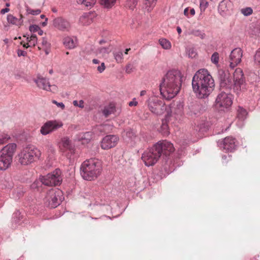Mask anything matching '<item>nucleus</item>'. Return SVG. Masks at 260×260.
<instances>
[{
	"label": "nucleus",
	"instance_id": "obj_58",
	"mask_svg": "<svg viewBox=\"0 0 260 260\" xmlns=\"http://www.w3.org/2000/svg\"><path fill=\"white\" fill-rule=\"evenodd\" d=\"M10 10V9L9 8H5V9H3L2 10H1V13L2 14H5V13H7L8 12H9Z\"/></svg>",
	"mask_w": 260,
	"mask_h": 260
},
{
	"label": "nucleus",
	"instance_id": "obj_15",
	"mask_svg": "<svg viewBox=\"0 0 260 260\" xmlns=\"http://www.w3.org/2000/svg\"><path fill=\"white\" fill-rule=\"evenodd\" d=\"M53 26L62 31H69L71 28V23L62 17H57L53 21Z\"/></svg>",
	"mask_w": 260,
	"mask_h": 260
},
{
	"label": "nucleus",
	"instance_id": "obj_31",
	"mask_svg": "<svg viewBox=\"0 0 260 260\" xmlns=\"http://www.w3.org/2000/svg\"><path fill=\"white\" fill-rule=\"evenodd\" d=\"M159 44L164 49H170L172 46L171 42L164 38H161L159 40Z\"/></svg>",
	"mask_w": 260,
	"mask_h": 260
},
{
	"label": "nucleus",
	"instance_id": "obj_41",
	"mask_svg": "<svg viewBox=\"0 0 260 260\" xmlns=\"http://www.w3.org/2000/svg\"><path fill=\"white\" fill-rule=\"evenodd\" d=\"M254 58L255 63L260 67V48L255 52Z\"/></svg>",
	"mask_w": 260,
	"mask_h": 260
},
{
	"label": "nucleus",
	"instance_id": "obj_19",
	"mask_svg": "<svg viewBox=\"0 0 260 260\" xmlns=\"http://www.w3.org/2000/svg\"><path fill=\"white\" fill-rule=\"evenodd\" d=\"M96 17L94 12H89L84 13L79 19V22L83 25H88L92 23L93 19Z\"/></svg>",
	"mask_w": 260,
	"mask_h": 260
},
{
	"label": "nucleus",
	"instance_id": "obj_47",
	"mask_svg": "<svg viewBox=\"0 0 260 260\" xmlns=\"http://www.w3.org/2000/svg\"><path fill=\"white\" fill-rule=\"evenodd\" d=\"M73 104L74 105V106L76 107H78L80 108H83L84 107V101L83 100H80L79 101H77L76 100L74 101L73 102Z\"/></svg>",
	"mask_w": 260,
	"mask_h": 260
},
{
	"label": "nucleus",
	"instance_id": "obj_57",
	"mask_svg": "<svg viewBox=\"0 0 260 260\" xmlns=\"http://www.w3.org/2000/svg\"><path fill=\"white\" fill-rule=\"evenodd\" d=\"M95 160H96V159L95 158H91L89 159H86L83 162H90V161H92L93 162H95Z\"/></svg>",
	"mask_w": 260,
	"mask_h": 260
},
{
	"label": "nucleus",
	"instance_id": "obj_56",
	"mask_svg": "<svg viewBox=\"0 0 260 260\" xmlns=\"http://www.w3.org/2000/svg\"><path fill=\"white\" fill-rule=\"evenodd\" d=\"M137 105H138V102L137 101H135L134 100L133 101L130 102L128 104V105L130 107L136 106Z\"/></svg>",
	"mask_w": 260,
	"mask_h": 260
},
{
	"label": "nucleus",
	"instance_id": "obj_63",
	"mask_svg": "<svg viewBox=\"0 0 260 260\" xmlns=\"http://www.w3.org/2000/svg\"><path fill=\"white\" fill-rule=\"evenodd\" d=\"M37 32L40 36H42L43 34V30L41 29L40 28H39V30H38Z\"/></svg>",
	"mask_w": 260,
	"mask_h": 260
},
{
	"label": "nucleus",
	"instance_id": "obj_32",
	"mask_svg": "<svg viewBox=\"0 0 260 260\" xmlns=\"http://www.w3.org/2000/svg\"><path fill=\"white\" fill-rule=\"evenodd\" d=\"M27 47L35 46L37 43V38L36 35H31L30 37H27Z\"/></svg>",
	"mask_w": 260,
	"mask_h": 260
},
{
	"label": "nucleus",
	"instance_id": "obj_17",
	"mask_svg": "<svg viewBox=\"0 0 260 260\" xmlns=\"http://www.w3.org/2000/svg\"><path fill=\"white\" fill-rule=\"evenodd\" d=\"M243 74L240 68H237L233 74V86L237 90L240 89V87L243 83Z\"/></svg>",
	"mask_w": 260,
	"mask_h": 260
},
{
	"label": "nucleus",
	"instance_id": "obj_16",
	"mask_svg": "<svg viewBox=\"0 0 260 260\" xmlns=\"http://www.w3.org/2000/svg\"><path fill=\"white\" fill-rule=\"evenodd\" d=\"M35 82L39 88L44 90L50 91L53 92L57 91V87L55 85H50L46 79L41 76H38L37 79H35Z\"/></svg>",
	"mask_w": 260,
	"mask_h": 260
},
{
	"label": "nucleus",
	"instance_id": "obj_40",
	"mask_svg": "<svg viewBox=\"0 0 260 260\" xmlns=\"http://www.w3.org/2000/svg\"><path fill=\"white\" fill-rule=\"evenodd\" d=\"M208 6V3L205 0H200V8L201 12L205 11Z\"/></svg>",
	"mask_w": 260,
	"mask_h": 260
},
{
	"label": "nucleus",
	"instance_id": "obj_35",
	"mask_svg": "<svg viewBox=\"0 0 260 260\" xmlns=\"http://www.w3.org/2000/svg\"><path fill=\"white\" fill-rule=\"evenodd\" d=\"M96 0H77L79 4H82L87 7H92L95 3Z\"/></svg>",
	"mask_w": 260,
	"mask_h": 260
},
{
	"label": "nucleus",
	"instance_id": "obj_42",
	"mask_svg": "<svg viewBox=\"0 0 260 260\" xmlns=\"http://www.w3.org/2000/svg\"><path fill=\"white\" fill-rule=\"evenodd\" d=\"M187 54L188 55V57L190 58H194L197 55V53L196 52V50L193 48H190L187 50Z\"/></svg>",
	"mask_w": 260,
	"mask_h": 260
},
{
	"label": "nucleus",
	"instance_id": "obj_64",
	"mask_svg": "<svg viewBox=\"0 0 260 260\" xmlns=\"http://www.w3.org/2000/svg\"><path fill=\"white\" fill-rule=\"evenodd\" d=\"M146 90H142L140 92V95L141 96H143L145 94H146Z\"/></svg>",
	"mask_w": 260,
	"mask_h": 260
},
{
	"label": "nucleus",
	"instance_id": "obj_28",
	"mask_svg": "<svg viewBox=\"0 0 260 260\" xmlns=\"http://www.w3.org/2000/svg\"><path fill=\"white\" fill-rule=\"evenodd\" d=\"M115 111V106L114 104H110L108 106L105 107L103 110V113L105 116L107 117Z\"/></svg>",
	"mask_w": 260,
	"mask_h": 260
},
{
	"label": "nucleus",
	"instance_id": "obj_3",
	"mask_svg": "<svg viewBox=\"0 0 260 260\" xmlns=\"http://www.w3.org/2000/svg\"><path fill=\"white\" fill-rule=\"evenodd\" d=\"M173 145L169 141L163 140L155 144L148 151L145 152L142 159L144 162H156L163 153L167 156L174 151Z\"/></svg>",
	"mask_w": 260,
	"mask_h": 260
},
{
	"label": "nucleus",
	"instance_id": "obj_55",
	"mask_svg": "<svg viewBox=\"0 0 260 260\" xmlns=\"http://www.w3.org/2000/svg\"><path fill=\"white\" fill-rule=\"evenodd\" d=\"M39 183V182L38 181H35L32 184L30 185V188L31 189H36L38 187V184Z\"/></svg>",
	"mask_w": 260,
	"mask_h": 260
},
{
	"label": "nucleus",
	"instance_id": "obj_27",
	"mask_svg": "<svg viewBox=\"0 0 260 260\" xmlns=\"http://www.w3.org/2000/svg\"><path fill=\"white\" fill-rule=\"evenodd\" d=\"M117 0H101V5L107 9H111L116 4Z\"/></svg>",
	"mask_w": 260,
	"mask_h": 260
},
{
	"label": "nucleus",
	"instance_id": "obj_48",
	"mask_svg": "<svg viewBox=\"0 0 260 260\" xmlns=\"http://www.w3.org/2000/svg\"><path fill=\"white\" fill-rule=\"evenodd\" d=\"M134 71V67L132 64H128L125 68V72L128 73L130 74L132 73Z\"/></svg>",
	"mask_w": 260,
	"mask_h": 260
},
{
	"label": "nucleus",
	"instance_id": "obj_22",
	"mask_svg": "<svg viewBox=\"0 0 260 260\" xmlns=\"http://www.w3.org/2000/svg\"><path fill=\"white\" fill-rule=\"evenodd\" d=\"M231 6V2L230 1L223 0L218 5V11L221 15H224L229 10Z\"/></svg>",
	"mask_w": 260,
	"mask_h": 260
},
{
	"label": "nucleus",
	"instance_id": "obj_50",
	"mask_svg": "<svg viewBox=\"0 0 260 260\" xmlns=\"http://www.w3.org/2000/svg\"><path fill=\"white\" fill-rule=\"evenodd\" d=\"M40 27L36 25H32L29 26V30L31 32H35L39 30Z\"/></svg>",
	"mask_w": 260,
	"mask_h": 260
},
{
	"label": "nucleus",
	"instance_id": "obj_60",
	"mask_svg": "<svg viewBox=\"0 0 260 260\" xmlns=\"http://www.w3.org/2000/svg\"><path fill=\"white\" fill-rule=\"evenodd\" d=\"M190 14L191 16H193L195 14V10L193 8L190 9Z\"/></svg>",
	"mask_w": 260,
	"mask_h": 260
},
{
	"label": "nucleus",
	"instance_id": "obj_14",
	"mask_svg": "<svg viewBox=\"0 0 260 260\" xmlns=\"http://www.w3.org/2000/svg\"><path fill=\"white\" fill-rule=\"evenodd\" d=\"M236 139L232 137H227L220 143V147L225 152H232L236 149Z\"/></svg>",
	"mask_w": 260,
	"mask_h": 260
},
{
	"label": "nucleus",
	"instance_id": "obj_21",
	"mask_svg": "<svg viewBox=\"0 0 260 260\" xmlns=\"http://www.w3.org/2000/svg\"><path fill=\"white\" fill-rule=\"evenodd\" d=\"M63 44L67 48L73 49L77 45V40L76 38L68 36L63 39Z\"/></svg>",
	"mask_w": 260,
	"mask_h": 260
},
{
	"label": "nucleus",
	"instance_id": "obj_9",
	"mask_svg": "<svg viewBox=\"0 0 260 260\" xmlns=\"http://www.w3.org/2000/svg\"><path fill=\"white\" fill-rule=\"evenodd\" d=\"M60 174V170L57 169L53 172L49 173L46 176L43 177L41 182L42 184L46 186H57L60 185L62 181Z\"/></svg>",
	"mask_w": 260,
	"mask_h": 260
},
{
	"label": "nucleus",
	"instance_id": "obj_34",
	"mask_svg": "<svg viewBox=\"0 0 260 260\" xmlns=\"http://www.w3.org/2000/svg\"><path fill=\"white\" fill-rule=\"evenodd\" d=\"M11 139L10 136L7 133L3 132L0 134V145L6 143Z\"/></svg>",
	"mask_w": 260,
	"mask_h": 260
},
{
	"label": "nucleus",
	"instance_id": "obj_1",
	"mask_svg": "<svg viewBox=\"0 0 260 260\" xmlns=\"http://www.w3.org/2000/svg\"><path fill=\"white\" fill-rule=\"evenodd\" d=\"M214 85V79L207 69H200L192 78V89L199 99L207 98L213 91Z\"/></svg>",
	"mask_w": 260,
	"mask_h": 260
},
{
	"label": "nucleus",
	"instance_id": "obj_13",
	"mask_svg": "<svg viewBox=\"0 0 260 260\" xmlns=\"http://www.w3.org/2000/svg\"><path fill=\"white\" fill-rule=\"evenodd\" d=\"M243 51L240 48H236L233 50L229 57L230 67L234 68L240 63Z\"/></svg>",
	"mask_w": 260,
	"mask_h": 260
},
{
	"label": "nucleus",
	"instance_id": "obj_36",
	"mask_svg": "<svg viewBox=\"0 0 260 260\" xmlns=\"http://www.w3.org/2000/svg\"><path fill=\"white\" fill-rule=\"evenodd\" d=\"M124 134H125L128 138L132 140H135L137 137L136 132L132 129H127L124 132Z\"/></svg>",
	"mask_w": 260,
	"mask_h": 260
},
{
	"label": "nucleus",
	"instance_id": "obj_6",
	"mask_svg": "<svg viewBox=\"0 0 260 260\" xmlns=\"http://www.w3.org/2000/svg\"><path fill=\"white\" fill-rule=\"evenodd\" d=\"M233 95L221 91L217 96L215 106L219 111L229 109L233 103Z\"/></svg>",
	"mask_w": 260,
	"mask_h": 260
},
{
	"label": "nucleus",
	"instance_id": "obj_51",
	"mask_svg": "<svg viewBox=\"0 0 260 260\" xmlns=\"http://www.w3.org/2000/svg\"><path fill=\"white\" fill-rule=\"evenodd\" d=\"M11 164H0V171H5L7 169Z\"/></svg>",
	"mask_w": 260,
	"mask_h": 260
},
{
	"label": "nucleus",
	"instance_id": "obj_37",
	"mask_svg": "<svg viewBox=\"0 0 260 260\" xmlns=\"http://www.w3.org/2000/svg\"><path fill=\"white\" fill-rule=\"evenodd\" d=\"M113 55L117 63H120L123 60V53L121 51L114 52Z\"/></svg>",
	"mask_w": 260,
	"mask_h": 260
},
{
	"label": "nucleus",
	"instance_id": "obj_11",
	"mask_svg": "<svg viewBox=\"0 0 260 260\" xmlns=\"http://www.w3.org/2000/svg\"><path fill=\"white\" fill-rule=\"evenodd\" d=\"M62 122L57 120H49L45 122L41 127L40 133L43 135H48L62 126Z\"/></svg>",
	"mask_w": 260,
	"mask_h": 260
},
{
	"label": "nucleus",
	"instance_id": "obj_38",
	"mask_svg": "<svg viewBox=\"0 0 260 260\" xmlns=\"http://www.w3.org/2000/svg\"><path fill=\"white\" fill-rule=\"evenodd\" d=\"M137 5V0H127L125 7L133 10Z\"/></svg>",
	"mask_w": 260,
	"mask_h": 260
},
{
	"label": "nucleus",
	"instance_id": "obj_10",
	"mask_svg": "<svg viewBox=\"0 0 260 260\" xmlns=\"http://www.w3.org/2000/svg\"><path fill=\"white\" fill-rule=\"evenodd\" d=\"M37 149L32 146H28L23 149L19 155L20 162H32L37 161V156L36 151Z\"/></svg>",
	"mask_w": 260,
	"mask_h": 260
},
{
	"label": "nucleus",
	"instance_id": "obj_49",
	"mask_svg": "<svg viewBox=\"0 0 260 260\" xmlns=\"http://www.w3.org/2000/svg\"><path fill=\"white\" fill-rule=\"evenodd\" d=\"M52 103L56 105L58 107L60 108L61 110H64L65 108V106L63 103H58L55 100H53L52 101Z\"/></svg>",
	"mask_w": 260,
	"mask_h": 260
},
{
	"label": "nucleus",
	"instance_id": "obj_33",
	"mask_svg": "<svg viewBox=\"0 0 260 260\" xmlns=\"http://www.w3.org/2000/svg\"><path fill=\"white\" fill-rule=\"evenodd\" d=\"M172 172L170 169V164H163L161 165L160 174L165 176L166 174H169Z\"/></svg>",
	"mask_w": 260,
	"mask_h": 260
},
{
	"label": "nucleus",
	"instance_id": "obj_23",
	"mask_svg": "<svg viewBox=\"0 0 260 260\" xmlns=\"http://www.w3.org/2000/svg\"><path fill=\"white\" fill-rule=\"evenodd\" d=\"M51 44L45 38H42L40 43H39L38 48L39 50L44 51L46 54H48L50 49Z\"/></svg>",
	"mask_w": 260,
	"mask_h": 260
},
{
	"label": "nucleus",
	"instance_id": "obj_12",
	"mask_svg": "<svg viewBox=\"0 0 260 260\" xmlns=\"http://www.w3.org/2000/svg\"><path fill=\"white\" fill-rule=\"evenodd\" d=\"M119 138L116 135H110L105 136L102 140L101 147L103 149L108 150L116 146Z\"/></svg>",
	"mask_w": 260,
	"mask_h": 260
},
{
	"label": "nucleus",
	"instance_id": "obj_24",
	"mask_svg": "<svg viewBox=\"0 0 260 260\" xmlns=\"http://www.w3.org/2000/svg\"><path fill=\"white\" fill-rule=\"evenodd\" d=\"M60 147L63 150H69L71 153L74 151L71 141L67 138H64L61 140Z\"/></svg>",
	"mask_w": 260,
	"mask_h": 260
},
{
	"label": "nucleus",
	"instance_id": "obj_59",
	"mask_svg": "<svg viewBox=\"0 0 260 260\" xmlns=\"http://www.w3.org/2000/svg\"><path fill=\"white\" fill-rule=\"evenodd\" d=\"M188 10L189 8H186L184 10V14L187 17H188Z\"/></svg>",
	"mask_w": 260,
	"mask_h": 260
},
{
	"label": "nucleus",
	"instance_id": "obj_29",
	"mask_svg": "<svg viewBox=\"0 0 260 260\" xmlns=\"http://www.w3.org/2000/svg\"><path fill=\"white\" fill-rule=\"evenodd\" d=\"M171 110L176 115H182L183 112V104L181 102L177 103L176 107H173Z\"/></svg>",
	"mask_w": 260,
	"mask_h": 260
},
{
	"label": "nucleus",
	"instance_id": "obj_4",
	"mask_svg": "<svg viewBox=\"0 0 260 260\" xmlns=\"http://www.w3.org/2000/svg\"><path fill=\"white\" fill-rule=\"evenodd\" d=\"M102 170L101 164H81L80 174L84 180L91 181L101 174Z\"/></svg>",
	"mask_w": 260,
	"mask_h": 260
},
{
	"label": "nucleus",
	"instance_id": "obj_5",
	"mask_svg": "<svg viewBox=\"0 0 260 260\" xmlns=\"http://www.w3.org/2000/svg\"><path fill=\"white\" fill-rule=\"evenodd\" d=\"M63 199V193L59 189H51L49 190L45 197V202L51 208H55L59 205Z\"/></svg>",
	"mask_w": 260,
	"mask_h": 260
},
{
	"label": "nucleus",
	"instance_id": "obj_25",
	"mask_svg": "<svg viewBox=\"0 0 260 260\" xmlns=\"http://www.w3.org/2000/svg\"><path fill=\"white\" fill-rule=\"evenodd\" d=\"M92 138L91 133L88 132L85 133L80 134L79 135L78 139L81 141L83 144L88 143Z\"/></svg>",
	"mask_w": 260,
	"mask_h": 260
},
{
	"label": "nucleus",
	"instance_id": "obj_44",
	"mask_svg": "<svg viewBox=\"0 0 260 260\" xmlns=\"http://www.w3.org/2000/svg\"><path fill=\"white\" fill-rule=\"evenodd\" d=\"M211 61L212 63L217 64L219 62V54L217 52H214L211 56Z\"/></svg>",
	"mask_w": 260,
	"mask_h": 260
},
{
	"label": "nucleus",
	"instance_id": "obj_30",
	"mask_svg": "<svg viewBox=\"0 0 260 260\" xmlns=\"http://www.w3.org/2000/svg\"><path fill=\"white\" fill-rule=\"evenodd\" d=\"M247 115V112L245 109L241 107H238L237 109V117L239 119H241V120H244L246 118Z\"/></svg>",
	"mask_w": 260,
	"mask_h": 260
},
{
	"label": "nucleus",
	"instance_id": "obj_61",
	"mask_svg": "<svg viewBox=\"0 0 260 260\" xmlns=\"http://www.w3.org/2000/svg\"><path fill=\"white\" fill-rule=\"evenodd\" d=\"M92 62L94 64H98L100 63V61L98 59H93L92 60Z\"/></svg>",
	"mask_w": 260,
	"mask_h": 260
},
{
	"label": "nucleus",
	"instance_id": "obj_46",
	"mask_svg": "<svg viewBox=\"0 0 260 260\" xmlns=\"http://www.w3.org/2000/svg\"><path fill=\"white\" fill-rule=\"evenodd\" d=\"M27 12H28V14H30L33 15H37L39 14L41 12V11L40 9H36V10H33L30 8H27Z\"/></svg>",
	"mask_w": 260,
	"mask_h": 260
},
{
	"label": "nucleus",
	"instance_id": "obj_52",
	"mask_svg": "<svg viewBox=\"0 0 260 260\" xmlns=\"http://www.w3.org/2000/svg\"><path fill=\"white\" fill-rule=\"evenodd\" d=\"M106 69V67L104 62H102L100 66L97 68L98 71L100 73H102Z\"/></svg>",
	"mask_w": 260,
	"mask_h": 260
},
{
	"label": "nucleus",
	"instance_id": "obj_53",
	"mask_svg": "<svg viewBox=\"0 0 260 260\" xmlns=\"http://www.w3.org/2000/svg\"><path fill=\"white\" fill-rule=\"evenodd\" d=\"M194 35L197 36H199L200 38L202 39H203L205 37V34L204 33L201 32L200 31H196L194 32Z\"/></svg>",
	"mask_w": 260,
	"mask_h": 260
},
{
	"label": "nucleus",
	"instance_id": "obj_18",
	"mask_svg": "<svg viewBox=\"0 0 260 260\" xmlns=\"http://www.w3.org/2000/svg\"><path fill=\"white\" fill-rule=\"evenodd\" d=\"M219 76L220 80V86L225 89H230L233 86V82L229 78V74L223 70L219 71Z\"/></svg>",
	"mask_w": 260,
	"mask_h": 260
},
{
	"label": "nucleus",
	"instance_id": "obj_45",
	"mask_svg": "<svg viewBox=\"0 0 260 260\" xmlns=\"http://www.w3.org/2000/svg\"><path fill=\"white\" fill-rule=\"evenodd\" d=\"M109 50L106 48H99L97 51V54H101L102 56H105L106 54H108Z\"/></svg>",
	"mask_w": 260,
	"mask_h": 260
},
{
	"label": "nucleus",
	"instance_id": "obj_43",
	"mask_svg": "<svg viewBox=\"0 0 260 260\" xmlns=\"http://www.w3.org/2000/svg\"><path fill=\"white\" fill-rule=\"evenodd\" d=\"M241 12L244 16H249L252 14L253 10L250 7H247L241 9Z\"/></svg>",
	"mask_w": 260,
	"mask_h": 260
},
{
	"label": "nucleus",
	"instance_id": "obj_20",
	"mask_svg": "<svg viewBox=\"0 0 260 260\" xmlns=\"http://www.w3.org/2000/svg\"><path fill=\"white\" fill-rule=\"evenodd\" d=\"M23 16L20 14V18H18L14 16L12 14H8L7 15V19L9 23L12 25H15L20 27L23 24Z\"/></svg>",
	"mask_w": 260,
	"mask_h": 260
},
{
	"label": "nucleus",
	"instance_id": "obj_8",
	"mask_svg": "<svg viewBox=\"0 0 260 260\" xmlns=\"http://www.w3.org/2000/svg\"><path fill=\"white\" fill-rule=\"evenodd\" d=\"M16 149L17 145L14 143L8 144L4 146L0 151V162H12Z\"/></svg>",
	"mask_w": 260,
	"mask_h": 260
},
{
	"label": "nucleus",
	"instance_id": "obj_2",
	"mask_svg": "<svg viewBox=\"0 0 260 260\" xmlns=\"http://www.w3.org/2000/svg\"><path fill=\"white\" fill-rule=\"evenodd\" d=\"M181 74L177 70L167 72L159 85L161 95L169 100L174 98L179 92L181 86Z\"/></svg>",
	"mask_w": 260,
	"mask_h": 260
},
{
	"label": "nucleus",
	"instance_id": "obj_54",
	"mask_svg": "<svg viewBox=\"0 0 260 260\" xmlns=\"http://www.w3.org/2000/svg\"><path fill=\"white\" fill-rule=\"evenodd\" d=\"M26 52L24 50H21V49H18L17 50V55L18 56H25L26 55Z\"/></svg>",
	"mask_w": 260,
	"mask_h": 260
},
{
	"label": "nucleus",
	"instance_id": "obj_39",
	"mask_svg": "<svg viewBox=\"0 0 260 260\" xmlns=\"http://www.w3.org/2000/svg\"><path fill=\"white\" fill-rule=\"evenodd\" d=\"M161 129L162 133L164 135H168L169 134V131H168L169 128H168V125L166 123V120H162Z\"/></svg>",
	"mask_w": 260,
	"mask_h": 260
},
{
	"label": "nucleus",
	"instance_id": "obj_7",
	"mask_svg": "<svg viewBox=\"0 0 260 260\" xmlns=\"http://www.w3.org/2000/svg\"><path fill=\"white\" fill-rule=\"evenodd\" d=\"M148 107L152 113L157 115L164 113L167 109L165 103L156 96H152L148 99Z\"/></svg>",
	"mask_w": 260,
	"mask_h": 260
},
{
	"label": "nucleus",
	"instance_id": "obj_62",
	"mask_svg": "<svg viewBox=\"0 0 260 260\" xmlns=\"http://www.w3.org/2000/svg\"><path fill=\"white\" fill-rule=\"evenodd\" d=\"M177 31L179 34H180L182 32L181 28L180 27L178 26L177 27Z\"/></svg>",
	"mask_w": 260,
	"mask_h": 260
},
{
	"label": "nucleus",
	"instance_id": "obj_26",
	"mask_svg": "<svg viewBox=\"0 0 260 260\" xmlns=\"http://www.w3.org/2000/svg\"><path fill=\"white\" fill-rule=\"evenodd\" d=\"M157 0H144L145 9L151 12L156 5Z\"/></svg>",
	"mask_w": 260,
	"mask_h": 260
}]
</instances>
